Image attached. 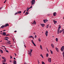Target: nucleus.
I'll use <instances>...</instances> for the list:
<instances>
[{"label":"nucleus","instance_id":"obj_34","mask_svg":"<svg viewBox=\"0 0 64 64\" xmlns=\"http://www.w3.org/2000/svg\"><path fill=\"white\" fill-rule=\"evenodd\" d=\"M61 28V26H59V27L58 28V29H59L60 30V28Z\"/></svg>","mask_w":64,"mask_h":64},{"label":"nucleus","instance_id":"obj_6","mask_svg":"<svg viewBox=\"0 0 64 64\" xmlns=\"http://www.w3.org/2000/svg\"><path fill=\"white\" fill-rule=\"evenodd\" d=\"M31 42L33 44L34 46H36V44H35L34 43V42L33 41V40H32Z\"/></svg>","mask_w":64,"mask_h":64},{"label":"nucleus","instance_id":"obj_16","mask_svg":"<svg viewBox=\"0 0 64 64\" xmlns=\"http://www.w3.org/2000/svg\"><path fill=\"white\" fill-rule=\"evenodd\" d=\"M56 50L58 52H59V50H58V48H56Z\"/></svg>","mask_w":64,"mask_h":64},{"label":"nucleus","instance_id":"obj_3","mask_svg":"<svg viewBox=\"0 0 64 64\" xmlns=\"http://www.w3.org/2000/svg\"><path fill=\"white\" fill-rule=\"evenodd\" d=\"M32 8V6H31L29 8L28 7L27 8V9H26V11H29V9H31V8Z\"/></svg>","mask_w":64,"mask_h":64},{"label":"nucleus","instance_id":"obj_36","mask_svg":"<svg viewBox=\"0 0 64 64\" xmlns=\"http://www.w3.org/2000/svg\"><path fill=\"white\" fill-rule=\"evenodd\" d=\"M6 52H7L8 53H9V52H8V50H6Z\"/></svg>","mask_w":64,"mask_h":64},{"label":"nucleus","instance_id":"obj_42","mask_svg":"<svg viewBox=\"0 0 64 64\" xmlns=\"http://www.w3.org/2000/svg\"><path fill=\"white\" fill-rule=\"evenodd\" d=\"M6 1H7V0H5V1L4 2V3H5L6 2Z\"/></svg>","mask_w":64,"mask_h":64},{"label":"nucleus","instance_id":"obj_64","mask_svg":"<svg viewBox=\"0 0 64 64\" xmlns=\"http://www.w3.org/2000/svg\"><path fill=\"white\" fill-rule=\"evenodd\" d=\"M0 32H2V31H0Z\"/></svg>","mask_w":64,"mask_h":64},{"label":"nucleus","instance_id":"obj_44","mask_svg":"<svg viewBox=\"0 0 64 64\" xmlns=\"http://www.w3.org/2000/svg\"><path fill=\"white\" fill-rule=\"evenodd\" d=\"M10 59H12V57L11 56H10Z\"/></svg>","mask_w":64,"mask_h":64},{"label":"nucleus","instance_id":"obj_14","mask_svg":"<svg viewBox=\"0 0 64 64\" xmlns=\"http://www.w3.org/2000/svg\"><path fill=\"white\" fill-rule=\"evenodd\" d=\"M2 34L4 35V36H5L6 35V34L5 32H4L2 33Z\"/></svg>","mask_w":64,"mask_h":64},{"label":"nucleus","instance_id":"obj_17","mask_svg":"<svg viewBox=\"0 0 64 64\" xmlns=\"http://www.w3.org/2000/svg\"><path fill=\"white\" fill-rule=\"evenodd\" d=\"M41 26H42L43 27H44V26H45V24H42L41 25Z\"/></svg>","mask_w":64,"mask_h":64},{"label":"nucleus","instance_id":"obj_18","mask_svg":"<svg viewBox=\"0 0 64 64\" xmlns=\"http://www.w3.org/2000/svg\"><path fill=\"white\" fill-rule=\"evenodd\" d=\"M56 13L54 12L53 13V15L54 16H56Z\"/></svg>","mask_w":64,"mask_h":64},{"label":"nucleus","instance_id":"obj_38","mask_svg":"<svg viewBox=\"0 0 64 64\" xmlns=\"http://www.w3.org/2000/svg\"><path fill=\"white\" fill-rule=\"evenodd\" d=\"M38 64H40V62H39V60H38Z\"/></svg>","mask_w":64,"mask_h":64},{"label":"nucleus","instance_id":"obj_35","mask_svg":"<svg viewBox=\"0 0 64 64\" xmlns=\"http://www.w3.org/2000/svg\"><path fill=\"white\" fill-rule=\"evenodd\" d=\"M42 64H45V62H42Z\"/></svg>","mask_w":64,"mask_h":64},{"label":"nucleus","instance_id":"obj_4","mask_svg":"<svg viewBox=\"0 0 64 64\" xmlns=\"http://www.w3.org/2000/svg\"><path fill=\"white\" fill-rule=\"evenodd\" d=\"M62 32V30H60H60H59V29H58L57 33L58 34H59V33H61Z\"/></svg>","mask_w":64,"mask_h":64},{"label":"nucleus","instance_id":"obj_26","mask_svg":"<svg viewBox=\"0 0 64 64\" xmlns=\"http://www.w3.org/2000/svg\"><path fill=\"white\" fill-rule=\"evenodd\" d=\"M40 56H41V57H42V58H44V57H43V56L42 55V54H41L40 55Z\"/></svg>","mask_w":64,"mask_h":64},{"label":"nucleus","instance_id":"obj_8","mask_svg":"<svg viewBox=\"0 0 64 64\" xmlns=\"http://www.w3.org/2000/svg\"><path fill=\"white\" fill-rule=\"evenodd\" d=\"M48 61L49 62L51 63V58H49L48 59Z\"/></svg>","mask_w":64,"mask_h":64},{"label":"nucleus","instance_id":"obj_7","mask_svg":"<svg viewBox=\"0 0 64 64\" xmlns=\"http://www.w3.org/2000/svg\"><path fill=\"white\" fill-rule=\"evenodd\" d=\"M43 21L44 23H46L48 21V20L47 19L44 20H43Z\"/></svg>","mask_w":64,"mask_h":64},{"label":"nucleus","instance_id":"obj_19","mask_svg":"<svg viewBox=\"0 0 64 64\" xmlns=\"http://www.w3.org/2000/svg\"><path fill=\"white\" fill-rule=\"evenodd\" d=\"M53 22H54V24H56L57 23V21H55V20H53Z\"/></svg>","mask_w":64,"mask_h":64},{"label":"nucleus","instance_id":"obj_49","mask_svg":"<svg viewBox=\"0 0 64 64\" xmlns=\"http://www.w3.org/2000/svg\"><path fill=\"white\" fill-rule=\"evenodd\" d=\"M24 46L25 47V48H26V46H25V44L24 45Z\"/></svg>","mask_w":64,"mask_h":64},{"label":"nucleus","instance_id":"obj_55","mask_svg":"<svg viewBox=\"0 0 64 64\" xmlns=\"http://www.w3.org/2000/svg\"><path fill=\"white\" fill-rule=\"evenodd\" d=\"M6 31V30H3L2 31Z\"/></svg>","mask_w":64,"mask_h":64},{"label":"nucleus","instance_id":"obj_43","mask_svg":"<svg viewBox=\"0 0 64 64\" xmlns=\"http://www.w3.org/2000/svg\"><path fill=\"white\" fill-rule=\"evenodd\" d=\"M46 49H47V50L48 51V52H49V50H48V49L47 48H46Z\"/></svg>","mask_w":64,"mask_h":64},{"label":"nucleus","instance_id":"obj_21","mask_svg":"<svg viewBox=\"0 0 64 64\" xmlns=\"http://www.w3.org/2000/svg\"><path fill=\"white\" fill-rule=\"evenodd\" d=\"M56 42H58V38H56Z\"/></svg>","mask_w":64,"mask_h":64},{"label":"nucleus","instance_id":"obj_30","mask_svg":"<svg viewBox=\"0 0 64 64\" xmlns=\"http://www.w3.org/2000/svg\"><path fill=\"white\" fill-rule=\"evenodd\" d=\"M49 55L48 54H46V57H48V56Z\"/></svg>","mask_w":64,"mask_h":64},{"label":"nucleus","instance_id":"obj_29","mask_svg":"<svg viewBox=\"0 0 64 64\" xmlns=\"http://www.w3.org/2000/svg\"><path fill=\"white\" fill-rule=\"evenodd\" d=\"M0 51L2 53H3V50H0Z\"/></svg>","mask_w":64,"mask_h":64},{"label":"nucleus","instance_id":"obj_54","mask_svg":"<svg viewBox=\"0 0 64 64\" xmlns=\"http://www.w3.org/2000/svg\"><path fill=\"white\" fill-rule=\"evenodd\" d=\"M2 64H6L5 63L3 62Z\"/></svg>","mask_w":64,"mask_h":64},{"label":"nucleus","instance_id":"obj_20","mask_svg":"<svg viewBox=\"0 0 64 64\" xmlns=\"http://www.w3.org/2000/svg\"><path fill=\"white\" fill-rule=\"evenodd\" d=\"M2 59H4V60H6V58L4 57H2Z\"/></svg>","mask_w":64,"mask_h":64},{"label":"nucleus","instance_id":"obj_23","mask_svg":"<svg viewBox=\"0 0 64 64\" xmlns=\"http://www.w3.org/2000/svg\"><path fill=\"white\" fill-rule=\"evenodd\" d=\"M2 62H6V60H3L2 61Z\"/></svg>","mask_w":64,"mask_h":64},{"label":"nucleus","instance_id":"obj_57","mask_svg":"<svg viewBox=\"0 0 64 64\" xmlns=\"http://www.w3.org/2000/svg\"><path fill=\"white\" fill-rule=\"evenodd\" d=\"M3 46L4 47V48H5V46Z\"/></svg>","mask_w":64,"mask_h":64},{"label":"nucleus","instance_id":"obj_56","mask_svg":"<svg viewBox=\"0 0 64 64\" xmlns=\"http://www.w3.org/2000/svg\"><path fill=\"white\" fill-rule=\"evenodd\" d=\"M17 32V31L16 30L14 31V32Z\"/></svg>","mask_w":64,"mask_h":64},{"label":"nucleus","instance_id":"obj_61","mask_svg":"<svg viewBox=\"0 0 64 64\" xmlns=\"http://www.w3.org/2000/svg\"><path fill=\"white\" fill-rule=\"evenodd\" d=\"M24 64H26V63H24Z\"/></svg>","mask_w":64,"mask_h":64},{"label":"nucleus","instance_id":"obj_60","mask_svg":"<svg viewBox=\"0 0 64 64\" xmlns=\"http://www.w3.org/2000/svg\"><path fill=\"white\" fill-rule=\"evenodd\" d=\"M2 9V8H0V10H1Z\"/></svg>","mask_w":64,"mask_h":64},{"label":"nucleus","instance_id":"obj_51","mask_svg":"<svg viewBox=\"0 0 64 64\" xmlns=\"http://www.w3.org/2000/svg\"><path fill=\"white\" fill-rule=\"evenodd\" d=\"M14 60H15L16 59V58H14Z\"/></svg>","mask_w":64,"mask_h":64},{"label":"nucleus","instance_id":"obj_12","mask_svg":"<svg viewBox=\"0 0 64 64\" xmlns=\"http://www.w3.org/2000/svg\"><path fill=\"white\" fill-rule=\"evenodd\" d=\"M5 27H7V26H9V24H6L5 25H4Z\"/></svg>","mask_w":64,"mask_h":64},{"label":"nucleus","instance_id":"obj_25","mask_svg":"<svg viewBox=\"0 0 64 64\" xmlns=\"http://www.w3.org/2000/svg\"><path fill=\"white\" fill-rule=\"evenodd\" d=\"M50 51L51 54H53V52H52V51L51 50H50Z\"/></svg>","mask_w":64,"mask_h":64},{"label":"nucleus","instance_id":"obj_58","mask_svg":"<svg viewBox=\"0 0 64 64\" xmlns=\"http://www.w3.org/2000/svg\"><path fill=\"white\" fill-rule=\"evenodd\" d=\"M4 49H5V50H6V48H5Z\"/></svg>","mask_w":64,"mask_h":64},{"label":"nucleus","instance_id":"obj_47","mask_svg":"<svg viewBox=\"0 0 64 64\" xmlns=\"http://www.w3.org/2000/svg\"><path fill=\"white\" fill-rule=\"evenodd\" d=\"M9 35H10V34H7L6 36H9Z\"/></svg>","mask_w":64,"mask_h":64},{"label":"nucleus","instance_id":"obj_11","mask_svg":"<svg viewBox=\"0 0 64 64\" xmlns=\"http://www.w3.org/2000/svg\"><path fill=\"white\" fill-rule=\"evenodd\" d=\"M36 22L35 21V20H34V22L32 23V24H34L35 25H36Z\"/></svg>","mask_w":64,"mask_h":64},{"label":"nucleus","instance_id":"obj_32","mask_svg":"<svg viewBox=\"0 0 64 64\" xmlns=\"http://www.w3.org/2000/svg\"><path fill=\"white\" fill-rule=\"evenodd\" d=\"M62 55H63V57H64V52H63Z\"/></svg>","mask_w":64,"mask_h":64},{"label":"nucleus","instance_id":"obj_53","mask_svg":"<svg viewBox=\"0 0 64 64\" xmlns=\"http://www.w3.org/2000/svg\"><path fill=\"white\" fill-rule=\"evenodd\" d=\"M32 38L33 39H34V38L33 36H32Z\"/></svg>","mask_w":64,"mask_h":64},{"label":"nucleus","instance_id":"obj_31","mask_svg":"<svg viewBox=\"0 0 64 64\" xmlns=\"http://www.w3.org/2000/svg\"><path fill=\"white\" fill-rule=\"evenodd\" d=\"M8 43V44H11V43H10V41H9L8 42H7Z\"/></svg>","mask_w":64,"mask_h":64},{"label":"nucleus","instance_id":"obj_33","mask_svg":"<svg viewBox=\"0 0 64 64\" xmlns=\"http://www.w3.org/2000/svg\"><path fill=\"white\" fill-rule=\"evenodd\" d=\"M33 37V36H30L29 37V38H32Z\"/></svg>","mask_w":64,"mask_h":64},{"label":"nucleus","instance_id":"obj_48","mask_svg":"<svg viewBox=\"0 0 64 64\" xmlns=\"http://www.w3.org/2000/svg\"><path fill=\"white\" fill-rule=\"evenodd\" d=\"M14 54L15 56H16V54L15 53H14Z\"/></svg>","mask_w":64,"mask_h":64},{"label":"nucleus","instance_id":"obj_37","mask_svg":"<svg viewBox=\"0 0 64 64\" xmlns=\"http://www.w3.org/2000/svg\"><path fill=\"white\" fill-rule=\"evenodd\" d=\"M62 31V32H63V33H64V30H63Z\"/></svg>","mask_w":64,"mask_h":64},{"label":"nucleus","instance_id":"obj_40","mask_svg":"<svg viewBox=\"0 0 64 64\" xmlns=\"http://www.w3.org/2000/svg\"><path fill=\"white\" fill-rule=\"evenodd\" d=\"M34 38H37V36L36 35H35Z\"/></svg>","mask_w":64,"mask_h":64},{"label":"nucleus","instance_id":"obj_15","mask_svg":"<svg viewBox=\"0 0 64 64\" xmlns=\"http://www.w3.org/2000/svg\"><path fill=\"white\" fill-rule=\"evenodd\" d=\"M38 40L39 41V42H40L41 41V38H38Z\"/></svg>","mask_w":64,"mask_h":64},{"label":"nucleus","instance_id":"obj_5","mask_svg":"<svg viewBox=\"0 0 64 64\" xmlns=\"http://www.w3.org/2000/svg\"><path fill=\"white\" fill-rule=\"evenodd\" d=\"M64 46H62L60 49V50H61L62 52H63V51H64Z\"/></svg>","mask_w":64,"mask_h":64},{"label":"nucleus","instance_id":"obj_22","mask_svg":"<svg viewBox=\"0 0 64 64\" xmlns=\"http://www.w3.org/2000/svg\"><path fill=\"white\" fill-rule=\"evenodd\" d=\"M18 14H20V13H21V11H20L18 12Z\"/></svg>","mask_w":64,"mask_h":64},{"label":"nucleus","instance_id":"obj_46","mask_svg":"<svg viewBox=\"0 0 64 64\" xmlns=\"http://www.w3.org/2000/svg\"><path fill=\"white\" fill-rule=\"evenodd\" d=\"M10 63H11V62H12V61H11V60H10Z\"/></svg>","mask_w":64,"mask_h":64},{"label":"nucleus","instance_id":"obj_62","mask_svg":"<svg viewBox=\"0 0 64 64\" xmlns=\"http://www.w3.org/2000/svg\"><path fill=\"white\" fill-rule=\"evenodd\" d=\"M10 47H12V46H10Z\"/></svg>","mask_w":64,"mask_h":64},{"label":"nucleus","instance_id":"obj_13","mask_svg":"<svg viewBox=\"0 0 64 64\" xmlns=\"http://www.w3.org/2000/svg\"><path fill=\"white\" fill-rule=\"evenodd\" d=\"M4 27H5V26L2 25V26L0 27V29H1V28H2V29H3L4 28Z\"/></svg>","mask_w":64,"mask_h":64},{"label":"nucleus","instance_id":"obj_41","mask_svg":"<svg viewBox=\"0 0 64 64\" xmlns=\"http://www.w3.org/2000/svg\"><path fill=\"white\" fill-rule=\"evenodd\" d=\"M26 15H27L28 14V12H26Z\"/></svg>","mask_w":64,"mask_h":64},{"label":"nucleus","instance_id":"obj_27","mask_svg":"<svg viewBox=\"0 0 64 64\" xmlns=\"http://www.w3.org/2000/svg\"><path fill=\"white\" fill-rule=\"evenodd\" d=\"M48 27H49V25H48L46 26V28H48Z\"/></svg>","mask_w":64,"mask_h":64},{"label":"nucleus","instance_id":"obj_1","mask_svg":"<svg viewBox=\"0 0 64 64\" xmlns=\"http://www.w3.org/2000/svg\"><path fill=\"white\" fill-rule=\"evenodd\" d=\"M32 51L33 49H30V51L29 50L28 51V54L30 56H32V54H31V53H32Z\"/></svg>","mask_w":64,"mask_h":64},{"label":"nucleus","instance_id":"obj_9","mask_svg":"<svg viewBox=\"0 0 64 64\" xmlns=\"http://www.w3.org/2000/svg\"><path fill=\"white\" fill-rule=\"evenodd\" d=\"M48 31H46L45 32V35H46V36H48Z\"/></svg>","mask_w":64,"mask_h":64},{"label":"nucleus","instance_id":"obj_10","mask_svg":"<svg viewBox=\"0 0 64 64\" xmlns=\"http://www.w3.org/2000/svg\"><path fill=\"white\" fill-rule=\"evenodd\" d=\"M51 46L52 48H54V46L53 45V44H51Z\"/></svg>","mask_w":64,"mask_h":64},{"label":"nucleus","instance_id":"obj_24","mask_svg":"<svg viewBox=\"0 0 64 64\" xmlns=\"http://www.w3.org/2000/svg\"><path fill=\"white\" fill-rule=\"evenodd\" d=\"M14 64H16V61L15 60H14Z\"/></svg>","mask_w":64,"mask_h":64},{"label":"nucleus","instance_id":"obj_52","mask_svg":"<svg viewBox=\"0 0 64 64\" xmlns=\"http://www.w3.org/2000/svg\"><path fill=\"white\" fill-rule=\"evenodd\" d=\"M6 38H7V39H8V38H9L8 37H6Z\"/></svg>","mask_w":64,"mask_h":64},{"label":"nucleus","instance_id":"obj_45","mask_svg":"<svg viewBox=\"0 0 64 64\" xmlns=\"http://www.w3.org/2000/svg\"><path fill=\"white\" fill-rule=\"evenodd\" d=\"M26 11V10H25L24 12V13H25V12Z\"/></svg>","mask_w":64,"mask_h":64},{"label":"nucleus","instance_id":"obj_28","mask_svg":"<svg viewBox=\"0 0 64 64\" xmlns=\"http://www.w3.org/2000/svg\"><path fill=\"white\" fill-rule=\"evenodd\" d=\"M40 48L41 49H42V47L41 45L40 46Z\"/></svg>","mask_w":64,"mask_h":64},{"label":"nucleus","instance_id":"obj_2","mask_svg":"<svg viewBox=\"0 0 64 64\" xmlns=\"http://www.w3.org/2000/svg\"><path fill=\"white\" fill-rule=\"evenodd\" d=\"M35 0H32L31 1V3H32V5H34L35 4Z\"/></svg>","mask_w":64,"mask_h":64},{"label":"nucleus","instance_id":"obj_63","mask_svg":"<svg viewBox=\"0 0 64 64\" xmlns=\"http://www.w3.org/2000/svg\"><path fill=\"white\" fill-rule=\"evenodd\" d=\"M1 8L2 9V8H3V7H2V8Z\"/></svg>","mask_w":64,"mask_h":64},{"label":"nucleus","instance_id":"obj_59","mask_svg":"<svg viewBox=\"0 0 64 64\" xmlns=\"http://www.w3.org/2000/svg\"><path fill=\"white\" fill-rule=\"evenodd\" d=\"M34 34L35 35V33H34Z\"/></svg>","mask_w":64,"mask_h":64},{"label":"nucleus","instance_id":"obj_39","mask_svg":"<svg viewBox=\"0 0 64 64\" xmlns=\"http://www.w3.org/2000/svg\"><path fill=\"white\" fill-rule=\"evenodd\" d=\"M18 14V12H17L15 14V15H16V14Z\"/></svg>","mask_w":64,"mask_h":64},{"label":"nucleus","instance_id":"obj_50","mask_svg":"<svg viewBox=\"0 0 64 64\" xmlns=\"http://www.w3.org/2000/svg\"><path fill=\"white\" fill-rule=\"evenodd\" d=\"M6 39V40H7V41H8V40L7 39Z\"/></svg>","mask_w":64,"mask_h":64}]
</instances>
